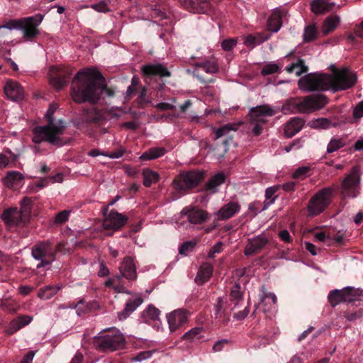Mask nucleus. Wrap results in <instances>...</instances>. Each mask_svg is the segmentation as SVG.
<instances>
[{
    "instance_id": "f257e3e1",
    "label": "nucleus",
    "mask_w": 363,
    "mask_h": 363,
    "mask_svg": "<svg viewBox=\"0 0 363 363\" xmlns=\"http://www.w3.org/2000/svg\"><path fill=\"white\" fill-rule=\"evenodd\" d=\"M116 91L104 84V78L96 69L90 68L79 72L72 82L71 96L78 103H96L101 95L114 96Z\"/></svg>"
},
{
    "instance_id": "f03ea898",
    "label": "nucleus",
    "mask_w": 363,
    "mask_h": 363,
    "mask_svg": "<svg viewBox=\"0 0 363 363\" xmlns=\"http://www.w3.org/2000/svg\"><path fill=\"white\" fill-rule=\"evenodd\" d=\"M333 75L327 74H308L298 81L300 89L306 91L320 90H346L354 86L357 81L356 74L346 67L336 69L331 66Z\"/></svg>"
},
{
    "instance_id": "7ed1b4c3",
    "label": "nucleus",
    "mask_w": 363,
    "mask_h": 363,
    "mask_svg": "<svg viewBox=\"0 0 363 363\" xmlns=\"http://www.w3.org/2000/svg\"><path fill=\"white\" fill-rule=\"evenodd\" d=\"M57 108L56 104H52L45 114L48 125L34 128L33 140L35 143L48 141L53 145H60L62 144L60 136L65 130V124L62 119L56 118L54 116Z\"/></svg>"
},
{
    "instance_id": "20e7f679",
    "label": "nucleus",
    "mask_w": 363,
    "mask_h": 363,
    "mask_svg": "<svg viewBox=\"0 0 363 363\" xmlns=\"http://www.w3.org/2000/svg\"><path fill=\"white\" fill-rule=\"evenodd\" d=\"M43 18V15L38 13L32 16L10 20L6 23L1 25V27L9 30H21L24 41L33 42L40 33L39 26Z\"/></svg>"
},
{
    "instance_id": "39448f33",
    "label": "nucleus",
    "mask_w": 363,
    "mask_h": 363,
    "mask_svg": "<svg viewBox=\"0 0 363 363\" xmlns=\"http://www.w3.org/2000/svg\"><path fill=\"white\" fill-rule=\"evenodd\" d=\"M328 104V99L323 94L308 96L303 99H291L283 106L284 111L307 113L323 108Z\"/></svg>"
},
{
    "instance_id": "423d86ee",
    "label": "nucleus",
    "mask_w": 363,
    "mask_h": 363,
    "mask_svg": "<svg viewBox=\"0 0 363 363\" xmlns=\"http://www.w3.org/2000/svg\"><path fill=\"white\" fill-rule=\"evenodd\" d=\"M120 274L109 278L105 282V286L112 289L117 293H125L130 294V292L126 289L122 284L123 278L132 281L137 278L136 267L134 259L131 257H126L123 259L119 267Z\"/></svg>"
},
{
    "instance_id": "0eeeda50",
    "label": "nucleus",
    "mask_w": 363,
    "mask_h": 363,
    "mask_svg": "<svg viewBox=\"0 0 363 363\" xmlns=\"http://www.w3.org/2000/svg\"><path fill=\"white\" fill-rule=\"evenodd\" d=\"M94 345L103 352H113L124 348L125 339L118 330L108 328L99 336L94 337Z\"/></svg>"
},
{
    "instance_id": "6e6552de",
    "label": "nucleus",
    "mask_w": 363,
    "mask_h": 363,
    "mask_svg": "<svg viewBox=\"0 0 363 363\" xmlns=\"http://www.w3.org/2000/svg\"><path fill=\"white\" fill-rule=\"evenodd\" d=\"M207 218V214L203 210L186 206L180 212L179 218L175 223V228L178 230L189 229L191 225L201 224Z\"/></svg>"
},
{
    "instance_id": "1a4fd4ad",
    "label": "nucleus",
    "mask_w": 363,
    "mask_h": 363,
    "mask_svg": "<svg viewBox=\"0 0 363 363\" xmlns=\"http://www.w3.org/2000/svg\"><path fill=\"white\" fill-rule=\"evenodd\" d=\"M274 113V110L268 105L257 106L250 109L249 125L254 135L257 136L262 133L267 117L272 116Z\"/></svg>"
},
{
    "instance_id": "9d476101",
    "label": "nucleus",
    "mask_w": 363,
    "mask_h": 363,
    "mask_svg": "<svg viewBox=\"0 0 363 363\" xmlns=\"http://www.w3.org/2000/svg\"><path fill=\"white\" fill-rule=\"evenodd\" d=\"M333 187H325L319 190L309 201L307 210L312 216H318L330 205L333 195Z\"/></svg>"
},
{
    "instance_id": "9b49d317",
    "label": "nucleus",
    "mask_w": 363,
    "mask_h": 363,
    "mask_svg": "<svg viewBox=\"0 0 363 363\" xmlns=\"http://www.w3.org/2000/svg\"><path fill=\"white\" fill-rule=\"evenodd\" d=\"M203 173L191 171L181 173L172 182L175 190L182 193L196 187L202 180Z\"/></svg>"
},
{
    "instance_id": "f8f14e48",
    "label": "nucleus",
    "mask_w": 363,
    "mask_h": 363,
    "mask_svg": "<svg viewBox=\"0 0 363 363\" xmlns=\"http://www.w3.org/2000/svg\"><path fill=\"white\" fill-rule=\"evenodd\" d=\"M33 257L40 262L37 268L50 264L55 260V249L50 242H41L32 248Z\"/></svg>"
},
{
    "instance_id": "ddd939ff",
    "label": "nucleus",
    "mask_w": 363,
    "mask_h": 363,
    "mask_svg": "<svg viewBox=\"0 0 363 363\" xmlns=\"http://www.w3.org/2000/svg\"><path fill=\"white\" fill-rule=\"evenodd\" d=\"M360 175L357 167L342 180L341 184V194L345 198L354 199L359 194Z\"/></svg>"
},
{
    "instance_id": "4468645a",
    "label": "nucleus",
    "mask_w": 363,
    "mask_h": 363,
    "mask_svg": "<svg viewBox=\"0 0 363 363\" xmlns=\"http://www.w3.org/2000/svg\"><path fill=\"white\" fill-rule=\"evenodd\" d=\"M189 313L184 308L176 309L166 315L170 333H174L186 324Z\"/></svg>"
},
{
    "instance_id": "2eb2a0df",
    "label": "nucleus",
    "mask_w": 363,
    "mask_h": 363,
    "mask_svg": "<svg viewBox=\"0 0 363 363\" xmlns=\"http://www.w3.org/2000/svg\"><path fill=\"white\" fill-rule=\"evenodd\" d=\"M179 2L185 9L194 13L208 14L212 10L209 0H179Z\"/></svg>"
},
{
    "instance_id": "dca6fc26",
    "label": "nucleus",
    "mask_w": 363,
    "mask_h": 363,
    "mask_svg": "<svg viewBox=\"0 0 363 363\" xmlns=\"http://www.w3.org/2000/svg\"><path fill=\"white\" fill-rule=\"evenodd\" d=\"M128 220V218L115 211H111L105 217L103 222V228L106 230H117L123 226Z\"/></svg>"
},
{
    "instance_id": "f3484780",
    "label": "nucleus",
    "mask_w": 363,
    "mask_h": 363,
    "mask_svg": "<svg viewBox=\"0 0 363 363\" xmlns=\"http://www.w3.org/2000/svg\"><path fill=\"white\" fill-rule=\"evenodd\" d=\"M1 219L9 226L18 225L27 220L16 207L6 209L1 214Z\"/></svg>"
},
{
    "instance_id": "a211bd4d",
    "label": "nucleus",
    "mask_w": 363,
    "mask_h": 363,
    "mask_svg": "<svg viewBox=\"0 0 363 363\" xmlns=\"http://www.w3.org/2000/svg\"><path fill=\"white\" fill-rule=\"evenodd\" d=\"M4 92L6 96L12 101H21L24 97V91L18 82L9 80L4 86Z\"/></svg>"
},
{
    "instance_id": "6ab92c4d",
    "label": "nucleus",
    "mask_w": 363,
    "mask_h": 363,
    "mask_svg": "<svg viewBox=\"0 0 363 363\" xmlns=\"http://www.w3.org/2000/svg\"><path fill=\"white\" fill-rule=\"evenodd\" d=\"M286 11L277 7L276 8L267 21L268 29L273 33L278 32L282 26V18L286 15Z\"/></svg>"
},
{
    "instance_id": "aec40b11",
    "label": "nucleus",
    "mask_w": 363,
    "mask_h": 363,
    "mask_svg": "<svg viewBox=\"0 0 363 363\" xmlns=\"http://www.w3.org/2000/svg\"><path fill=\"white\" fill-rule=\"evenodd\" d=\"M268 242L264 235H259L251 240H249L245 249V255L250 256L259 252Z\"/></svg>"
},
{
    "instance_id": "412c9836",
    "label": "nucleus",
    "mask_w": 363,
    "mask_h": 363,
    "mask_svg": "<svg viewBox=\"0 0 363 363\" xmlns=\"http://www.w3.org/2000/svg\"><path fill=\"white\" fill-rule=\"evenodd\" d=\"M218 70V65L215 62L205 61L196 62L194 70V75L199 78L201 82H206L202 78L201 74H214Z\"/></svg>"
},
{
    "instance_id": "4be33fe9",
    "label": "nucleus",
    "mask_w": 363,
    "mask_h": 363,
    "mask_svg": "<svg viewBox=\"0 0 363 363\" xmlns=\"http://www.w3.org/2000/svg\"><path fill=\"white\" fill-rule=\"evenodd\" d=\"M304 121L299 117H293L284 125V133L286 138H291L303 127Z\"/></svg>"
},
{
    "instance_id": "5701e85b",
    "label": "nucleus",
    "mask_w": 363,
    "mask_h": 363,
    "mask_svg": "<svg viewBox=\"0 0 363 363\" xmlns=\"http://www.w3.org/2000/svg\"><path fill=\"white\" fill-rule=\"evenodd\" d=\"M32 320L33 318L30 315H24L18 316L10 322L6 329V332L9 335H12L26 325H28Z\"/></svg>"
},
{
    "instance_id": "b1692460",
    "label": "nucleus",
    "mask_w": 363,
    "mask_h": 363,
    "mask_svg": "<svg viewBox=\"0 0 363 363\" xmlns=\"http://www.w3.org/2000/svg\"><path fill=\"white\" fill-rule=\"evenodd\" d=\"M240 210V206L238 202L231 201L224 205L216 213L220 220H226L233 217Z\"/></svg>"
},
{
    "instance_id": "393cba45",
    "label": "nucleus",
    "mask_w": 363,
    "mask_h": 363,
    "mask_svg": "<svg viewBox=\"0 0 363 363\" xmlns=\"http://www.w3.org/2000/svg\"><path fill=\"white\" fill-rule=\"evenodd\" d=\"M24 177L21 173L12 171L8 172L6 176L4 179V184L13 189H19L23 184Z\"/></svg>"
},
{
    "instance_id": "a878e982",
    "label": "nucleus",
    "mask_w": 363,
    "mask_h": 363,
    "mask_svg": "<svg viewBox=\"0 0 363 363\" xmlns=\"http://www.w3.org/2000/svg\"><path fill=\"white\" fill-rule=\"evenodd\" d=\"M143 300L140 296H137L134 298L130 299L125 304V308L123 311L118 313L120 320L126 319L136 308L140 306Z\"/></svg>"
},
{
    "instance_id": "bb28decb",
    "label": "nucleus",
    "mask_w": 363,
    "mask_h": 363,
    "mask_svg": "<svg viewBox=\"0 0 363 363\" xmlns=\"http://www.w3.org/2000/svg\"><path fill=\"white\" fill-rule=\"evenodd\" d=\"M213 267L211 264L208 262H204L201 264L195 281L198 284H203L208 281L212 276Z\"/></svg>"
},
{
    "instance_id": "cd10ccee",
    "label": "nucleus",
    "mask_w": 363,
    "mask_h": 363,
    "mask_svg": "<svg viewBox=\"0 0 363 363\" xmlns=\"http://www.w3.org/2000/svg\"><path fill=\"white\" fill-rule=\"evenodd\" d=\"M142 71L145 75H160L162 77L170 76L168 69L162 65H147L142 68Z\"/></svg>"
},
{
    "instance_id": "c85d7f7f",
    "label": "nucleus",
    "mask_w": 363,
    "mask_h": 363,
    "mask_svg": "<svg viewBox=\"0 0 363 363\" xmlns=\"http://www.w3.org/2000/svg\"><path fill=\"white\" fill-rule=\"evenodd\" d=\"M334 4V3H330L327 0H313L311 2V7L313 13L323 14L330 11Z\"/></svg>"
},
{
    "instance_id": "c756f323",
    "label": "nucleus",
    "mask_w": 363,
    "mask_h": 363,
    "mask_svg": "<svg viewBox=\"0 0 363 363\" xmlns=\"http://www.w3.org/2000/svg\"><path fill=\"white\" fill-rule=\"evenodd\" d=\"M160 315L159 309L150 305L142 313L141 320L143 322L150 323L152 321L158 320Z\"/></svg>"
},
{
    "instance_id": "7c9ffc66",
    "label": "nucleus",
    "mask_w": 363,
    "mask_h": 363,
    "mask_svg": "<svg viewBox=\"0 0 363 363\" xmlns=\"http://www.w3.org/2000/svg\"><path fill=\"white\" fill-rule=\"evenodd\" d=\"M340 18L339 16L333 15L325 18L323 22L322 32L324 35L334 30L340 24Z\"/></svg>"
},
{
    "instance_id": "2f4dec72",
    "label": "nucleus",
    "mask_w": 363,
    "mask_h": 363,
    "mask_svg": "<svg viewBox=\"0 0 363 363\" xmlns=\"http://www.w3.org/2000/svg\"><path fill=\"white\" fill-rule=\"evenodd\" d=\"M270 38V35H263L261 33L256 35H247L245 37L244 44L248 48H253L255 46L267 41Z\"/></svg>"
},
{
    "instance_id": "473e14b6",
    "label": "nucleus",
    "mask_w": 363,
    "mask_h": 363,
    "mask_svg": "<svg viewBox=\"0 0 363 363\" xmlns=\"http://www.w3.org/2000/svg\"><path fill=\"white\" fill-rule=\"evenodd\" d=\"M225 176L223 173H218L213 176L207 182L206 187V189L211 193H215L218 190V187L224 183Z\"/></svg>"
},
{
    "instance_id": "72a5a7b5",
    "label": "nucleus",
    "mask_w": 363,
    "mask_h": 363,
    "mask_svg": "<svg viewBox=\"0 0 363 363\" xmlns=\"http://www.w3.org/2000/svg\"><path fill=\"white\" fill-rule=\"evenodd\" d=\"M264 313L273 311L276 308L277 296L274 293H267L261 298Z\"/></svg>"
},
{
    "instance_id": "f704fd0d",
    "label": "nucleus",
    "mask_w": 363,
    "mask_h": 363,
    "mask_svg": "<svg viewBox=\"0 0 363 363\" xmlns=\"http://www.w3.org/2000/svg\"><path fill=\"white\" fill-rule=\"evenodd\" d=\"M203 333V329L202 328L196 327L184 333L182 336V339L188 340L190 342H194L204 337Z\"/></svg>"
},
{
    "instance_id": "c9c22d12",
    "label": "nucleus",
    "mask_w": 363,
    "mask_h": 363,
    "mask_svg": "<svg viewBox=\"0 0 363 363\" xmlns=\"http://www.w3.org/2000/svg\"><path fill=\"white\" fill-rule=\"evenodd\" d=\"M166 153V150L162 147H154L145 151L141 156L140 160H148L157 159Z\"/></svg>"
},
{
    "instance_id": "e433bc0d",
    "label": "nucleus",
    "mask_w": 363,
    "mask_h": 363,
    "mask_svg": "<svg viewBox=\"0 0 363 363\" xmlns=\"http://www.w3.org/2000/svg\"><path fill=\"white\" fill-rule=\"evenodd\" d=\"M60 289L59 286H46L39 290L38 296L41 299H50Z\"/></svg>"
},
{
    "instance_id": "4c0bfd02",
    "label": "nucleus",
    "mask_w": 363,
    "mask_h": 363,
    "mask_svg": "<svg viewBox=\"0 0 363 363\" xmlns=\"http://www.w3.org/2000/svg\"><path fill=\"white\" fill-rule=\"evenodd\" d=\"M286 69L289 73L295 72L296 76H299L306 72L308 67L305 65L303 60H298L296 63H292L289 66H287Z\"/></svg>"
},
{
    "instance_id": "58836bf2",
    "label": "nucleus",
    "mask_w": 363,
    "mask_h": 363,
    "mask_svg": "<svg viewBox=\"0 0 363 363\" xmlns=\"http://www.w3.org/2000/svg\"><path fill=\"white\" fill-rule=\"evenodd\" d=\"M308 125L315 129H328L332 126V123L326 118H318L310 121Z\"/></svg>"
},
{
    "instance_id": "ea45409f",
    "label": "nucleus",
    "mask_w": 363,
    "mask_h": 363,
    "mask_svg": "<svg viewBox=\"0 0 363 363\" xmlns=\"http://www.w3.org/2000/svg\"><path fill=\"white\" fill-rule=\"evenodd\" d=\"M280 186L276 185L268 187L265 191L264 208L272 205L277 199L276 192L279 189Z\"/></svg>"
},
{
    "instance_id": "a19ab883",
    "label": "nucleus",
    "mask_w": 363,
    "mask_h": 363,
    "mask_svg": "<svg viewBox=\"0 0 363 363\" xmlns=\"http://www.w3.org/2000/svg\"><path fill=\"white\" fill-rule=\"evenodd\" d=\"M143 184L145 186H150L152 184L156 183L159 180V174L148 169L143 170Z\"/></svg>"
},
{
    "instance_id": "79ce46f5",
    "label": "nucleus",
    "mask_w": 363,
    "mask_h": 363,
    "mask_svg": "<svg viewBox=\"0 0 363 363\" xmlns=\"http://www.w3.org/2000/svg\"><path fill=\"white\" fill-rule=\"evenodd\" d=\"M281 66L275 62H269L264 64L261 70V74L263 76L274 74L281 71Z\"/></svg>"
},
{
    "instance_id": "37998d69",
    "label": "nucleus",
    "mask_w": 363,
    "mask_h": 363,
    "mask_svg": "<svg viewBox=\"0 0 363 363\" xmlns=\"http://www.w3.org/2000/svg\"><path fill=\"white\" fill-rule=\"evenodd\" d=\"M342 290L334 289L330 291L328 298V301L333 307L336 306L340 303L343 302Z\"/></svg>"
},
{
    "instance_id": "c03bdc74",
    "label": "nucleus",
    "mask_w": 363,
    "mask_h": 363,
    "mask_svg": "<svg viewBox=\"0 0 363 363\" xmlns=\"http://www.w3.org/2000/svg\"><path fill=\"white\" fill-rule=\"evenodd\" d=\"M17 159L16 155L11 151H6L5 153H0V168H4L13 163Z\"/></svg>"
},
{
    "instance_id": "a18cd8bd",
    "label": "nucleus",
    "mask_w": 363,
    "mask_h": 363,
    "mask_svg": "<svg viewBox=\"0 0 363 363\" xmlns=\"http://www.w3.org/2000/svg\"><path fill=\"white\" fill-rule=\"evenodd\" d=\"M238 128V124H226L219 128L214 129L213 131L216 135L215 140H217L224 135H226L231 130H237Z\"/></svg>"
},
{
    "instance_id": "49530a36",
    "label": "nucleus",
    "mask_w": 363,
    "mask_h": 363,
    "mask_svg": "<svg viewBox=\"0 0 363 363\" xmlns=\"http://www.w3.org/2000/svg\"><path fill=\"white\" fill-rule=\"evenodd\" d=\"M241 287L238 284H235L231 289L230 298V301L233 303V308H235L239 304V302L242 300V295L241 293Z\"/></svg>"
},
{
    "instance_id": "de8ad7c7",
    "label": "nucleus",
    "mask_w": 363,
    "mask_h": 363,
    "mask_svg": "<svg viewBox=\"0 0 363 363\" xmlns=\"http://www.w3.org/2000/svg\"><path fill=\"white\" fill-rule=\"evenodd\" d=\"M50 84L56 89L60 90L67 83V77L58 72L57 76L50 77Z\"/></svg>"
},
{
    "instance_id": "09e8293b",
    "label": "nucleus",
    "mask_w": 363,
    "mask_h": 363,
    "mask_svg": "<svg viewBox=\"0 0 363 363\" xmlns=\"http://www.w3.org/2000/svg\"><path fill=\"white\" fill-rule=\"evenodd\" d=\"M344 145L345 142L342 138H333L328 145L327 152L328 153L334 152L338 150L340 147H343Z\"/></svg>"
},
{
    "instance_id": "8fccbe9b",
    "label": "nucleus",
    "mask_w": 363,
    "mask_h": 363,
    "mask_svg": "<svg viewBox=\"0 0 363 363\" xmlns=\"http://www.w3.org/2000/svg\"><path fill=\"white\" fill-rule=\"evenodd\" d=\"M317 37V29L314 25L306 26L303 33V40L310 42L315 40Z\"/></svg>"
},
{
    "instance_id": "3c124183",
    "label": "nucleus",
    "mask_w": 363,
    "mask_h": 363,
    "mask_svg": "<svg viewBox=\"0 0 363 363\" xmlns=\"http://www.w3.org/2000/svg\"><path fill=\"white\" fill-rule=\"evenodd\" d=\"M99 118L100 115L94 108H91L90 110L86 111L83 114V120L85 121L86 122H96L99 120Z\"/></svg>"
},
{
    "instance_id": "603ef678",
    "label": "nucleus",
    "mask_w": 363,
    "mask_h": 363,
    "mask_svg": "<svg viewBox=\"0 0 363 363\" xmlns=\"http://www.w3.org/2000/svg\"><path fill=\"white\" fill-rule=\"evenodd\" d=\"M310 167L303 166L297 168L292 174V177L298 179H304L309 176Z\"/></svg>"
},
{
    "instance_id": "864d4df0",
    "label": "nucleus",
    "mask_w": 363,
    "mask_h": 363,
    "mask_svg": "<svg viewBox=\"0 0 363 363\" xmlns=\"http://www.w3.org/2000/svg\"><path fill=\"white\" fill-rule=\"evenodd\" d=\"M31 201L28 198H24L21 202V208L18 210L27 220L30 216Z\"/></svg>"
},
{
    "instance_id": "5fc2aeb1",
    "label": "nucleus",
    "mask_w": 363,
    "mask_h": 363,
    "mask_svg": "<svg viewBox=\"0 0 363 363\" xmlns=\"http://www.w3.org/2000/svg\"><path fill=\"white\" fill-rule=\"evenodd\" d=\"M342 296L344 302H351L354 300V296L356 295L355 289L352 286H347L342 289Z\"/></svg>"
},
{
    "instance_id": "6e6d98bb",
    "label": "nucleus",
    "mask_w": 363,
    "mask_h": 363,
    "mask_svg": "<svg viewBox=\"0 0 363 363\" xmlns=\"http://www.w3.org/2000/svg\"><path fill=\"white\" fill-rule=\"evenodd\" d=\"M70 213L71 211L68 210H64L59 212L55 218L54 223L55 225H61L65 223L68 220Z\"/></svg>"
},
{
    "instance_id": "4d7b16f0",
    "label": "nucleus",
    "mask_w": 363,
    "mask_h": 363,
    "mask_svg": "<svg viewBox=\"0 0 363 363\" xmlns=\"http://www.w3.org/2000/svg\"><path fill=\"white\" fill-rule=\"evenodd\" d=\"M151 16L153 18L158 19L159 21L167 19L169 18L167 13L163 10H162L160 7H158L157 6H155V7L152 9Z\"/></svg>"
},
{
    "instance_id": "13d9d810",
    "label": "nucleus",
    "mask_w": 363,
    "mask_h": 363,
    "mask_svg": "<svg viewBox=\"0 0 363 363\" xmlns=\"http://www.w3.org/2000/svg\"><path fill=\"white\" fill-rule=\"evenodd\" d=\"M196 245L194 241H187L184 242L179 248V252L181 255H187L188 253L192 251Z\"/></svg>"
},
{
    "instance_id": "bf43d9fd",
    "label": "nucleus",
    "mask_w": 363,
    "mask_h": 363,
    "mask_svg": "<svg viewBox=\"0 0 363 363\" xmlns=\"http://www.w3.org/2000/svg\"><path fill=\"white\" fill-rule=\"evenodd\" d=\"M90 7L94 11L100 13H106L109 11L108 4L105 1H101L97 4H93Z\"/></svg>"
},
{
    "instance_id": "052dcab7",
    "label": "nucleus",
    "mask_w": 363,
    "mask_h": 363,
    "mask_svg": "<svg viewBox=\"0 0 363 363\" xmlns=\"http://www.w3.org/2000/svg\"><path fill=\"white\" fill-rule=\"evenodd\" d=\"M237 45V40L230 38L225 40L221 43V47L225 51H230Z\"/></svg>"
},
{
    "instance_id": "680f3d73",
    "label": "nucleus",
    "mask_w": 363,
    "mask_h": 363,
    "mask_svg": "<svg viewBox=\"0 0 363 363\" xmlns=\"http://www.w3.org/2000/svg\"><path fill=\"white\" fill-rule=\"evenodd\" d=\"M152 357V352L150 351H143L138 353L136 356L133 357L131 359L132 362H142L143 360L147 359Z\"/></svg>"
},
{
    "instance_id": "e2e57ef3",
    "label": "nucleus",
    "mask_w": 363,
    "mask_h": 363,
    "mask_svg": "<svg viewBox=\"0 0 363 363\" xmlns=\"http://www.w3.org/2000/svg\"><path fill=\"white\" fill-rule=\"evenodd\" d=\"M222 251V242H218L216 243L210 250L208 257L213 258L216 254L220 253Z\"/></svg>"
},
{
    "instance_id": "0e129e2a",
    "label": "nucleus",
    "mask_w": 363,
    "mask_h": 363,
    "mask_svg": "<svg viewBox=\"0 0 363 363\" xmlns=\"http://www.w3.org/2000/svg\"><path fill=\"white\" fill-rule=\"evenodd\" d=\"M315 240L320 242H325L331 238V233H326L325 232H317L314 234Z\"/></svg>"
},
{
    "instance_id": "69168bd1",
    "label": "nucleus",
    "mask_w": 363,
    "mask_h": 363,
    "mask_svg": "<svg viewBox=\"0 0 363 363\" xmlns=\"http://www.w3.org/2000/svg\"><path fill=\"white\" fill-rule=\"evenodd\" d=\"M229 340L227 339H222L218 340L213 346V350L216 352H220L223 350L224 345H227Z\"/></svg>"
},
{
    "instance_id": "338daca9",
    "label": "nucleus",
    "mask_w": 363,
    "mask_h": 363,
    "mask_svg": "<svg viewBox=\"0 0 363 363\" xmlns=\"http://www.w3.org/2000/svg\"><path fill=\"white\" fill-rule=\"evenodd\" d=\"M362 315V312L359 310L354 312H348L345 315V318L349 321H353L359 318Z\"/></svg>"
},
{
    "instance_id": "774afa93",
    "label": "nucleus",
    "mask_w": 363,
    "mask_h": 363,
    "mask_svg": "<svg viewBox=\"0 0 363 363\" xmlns=\"http://www.w3.org/2000/svg\"><path fill=\"white\" fill-rule=\"evenodd\" d=\"M353 116L356 118H360L363 116V101L356 106L353 111Z\"/></svg>"
}]
</instances>
